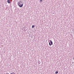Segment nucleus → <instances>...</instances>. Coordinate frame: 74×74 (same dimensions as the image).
<instances>
[{
  "label": "nucleus",
  "mask_w": 74,
  "mask_h": 74,
  "mask_svg": "<svg viewBox=\"0 0 74 74\" xmlns=\"http://www.w3.org/2000/svg\"><path fill=\"white\" fill-rule=\"evenodd\" d=\"M40 1H42V0H40Z\"/></svg>",
  "instance_id": "obj_8"
},
{
  "label": "nucleus",
  "mask_w": 74,
  "mask_h": 74,
  "mask_svg": "<svg viewBox=\"0 0 74 74\" xmlns=\"http://www.w3.org/2000/svg\"><path fill=\"white\" fill-rule=\"evenodd\" d=\"M58 71H56L55 74H58Z\"/></svg>",
  "instance_id": "obj_6"
},
{
  "label": "nucleus",
  "mask_w": 74,
  "mask_h": 74,
  "mask_svg": "<svg viewBox=\"0 0 74 74\" xmlns=\"http://www.w3.org/2000/svg\"><path fill=\"white\" fill-rule=\"evenodd\" d=\"M8 74H9V73H8Z\"/></svg>",
  "instance_id": "obj_9"
},
{
  "label": "nucleus",
  "mask_w": 74,
  "mask_h": 74,
  "mask_svg": "<svg viewBox=\"0 0 74 74\" xmlns=\"http://www.w3.org/2000/svg\"><path fill=\"white\" fill-rule=\"evenodd\" d=\"M7 2L9 3V4H10V0H8Z\"/></svg>",
  "instance_id": "obj_2"
},
{
  "label": "nucleus",
  "mask_w": 74,
  "mask_h": 74,
  "mask_svg": "<svg viewBox=\"0 0 74 74\" xmlns=\"http://www.w3.org/2000/svg\"><path fill=\"white\" fill-rule=\"evenodd\" d=\"M18 5H19L20 7H22L23 5V4L22 3V2L21 1H19L17 3Z\"/></svg>",
  "instance_id": "obj_1"
},
{
  "label": "nucleus",
  "mask_w": 74,
  "mask_h": 74,
  "mask_svg": "<svg viewBox=\"0 0 74 74\" xmlns=\"http://www.w3.org/2000/svg\"><path fill=\"white\" fill-rule=\"evenodd\" d=\"M49 44L50 45V46H51V42H49Z\"/></svg>",
  "instance_id": "obj_7"
},
{
  "label": "nucleus",
  "mask_w": 74,
  "mask_h": 74,
  "mask_svg": "<svg viewBox=\"0 0 74 74\" xmlns=\"http://www.w3.org/2000/svg\"><path fill=\"white\" fill-rule=\"evenodd\" d=\"M11 74H15V73L14 72H12V73H11Z\"/></svg>",
  "instance_id": "obj_4"
},
{
  "label": "nucleus",
  "mask_w": 74,
  "mask_h": 74,
  "mask_svg": "<svg viewBox=\"0 0 74 74\" xmlns=\"http://www.w3.org/2000/svg\"><path fill=\"white\" fill-rule=\"evenodd\" d=\"M34 27H35V25H33L32 26V28H33Z\"/></svg>",
  "instance_id": "obj_5"
},
{
  "label": "nucleus",
  "mask_w": 74,
  "mask_h": 74,
  "mask_svg": "<svg viewBox=\"0 0 74 74\" xmlns=\"http://www.w3.org/2000/svg\"><path fill=\"white\" fill-rule=\"evenodd\" d=\"M50 42L51 44V45H53V43L51 41H50Z\"/></svg>",
  "instance_id": "obj_3"
}]
</instances>
